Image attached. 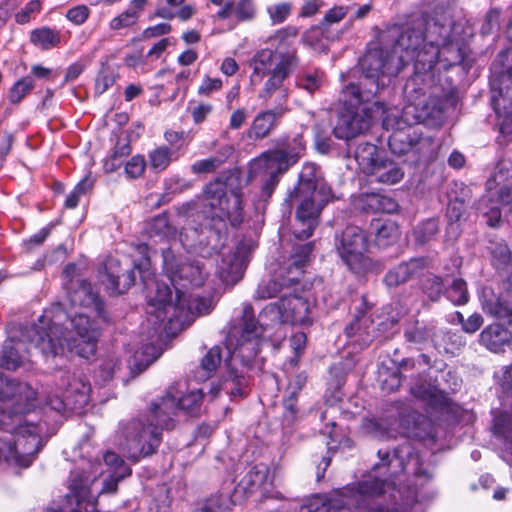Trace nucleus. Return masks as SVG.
<instances>
[{"instance_id": "obj_1", "label": "nucleus", "mask_w": 512, "mask_h": 512, "mask_svg": "<svg viewBox=\"0 0 512 512\" xmlns=\"http://www.w3.org/2000/svg\"><path fill=\"white\" fill-rule=\"evenodd\" d=\"M298 33L299 29L295 26H286L277 30L269 38V41L275 45V49H261L250 59L249 67L252 69L250 79L253 83H260L265 76H268L259 93L261 99L272 100L274 95H277L280 101L288 99L289 89L285 86V80L299 65L297 48L294 46Z\"/></svg>"}, {"instance_id": "obj_2", "label": "nucleus", "mask_w": 512, "mask_h": 512, "mask_svg": "<svg viewBox=\"0 0 512 512\" xmlns=\"http://www.w3.org/2000/svg\"><path fill=\"white\" fill-rule=\"evenodd\" d=\"M39 322L40 325L26 328L23 336L39 348L43 355L52 357L63 355L65 346L61 342L62 338L70 353L86 359L95 354L100 331L87 314L77 313L71 319L72 330L67 333H63L58 325L48 324L44 317H40Z\"/></svg>"}, {"instance_id": "obj_3", "label": "nucleus", "mask_w": 512, "mask_h": 512, "mask_svg": "<svg viewBox=\"0 0 512 512\" xmlns=\"http://www.w3.org/2000/svg\"><path fill=\"white\" fill-rule=\"evenodd\" d=\"M162 258L163 270L175 291V301L172 300V290L168 285H157L152 305L158 309L156 317L159 321H163L168 314L176 318L179 309L183 307L185 289H188L189 286H201L207 275L201 261L184 259L175 255L170 248L163 251Z\"/></svg>"}, {"instance_id": "obj_4", "label": "nucleus", "mask_w": 512, "mask_h": 512, "mask_svg": "<svg viewBox=\"0 0 512 512\" xmlns=\"http://www.w3.org/2000/svg\"><path fill=\"white\" fill-rule=\"evenodd\" d=\"M388 39L393 41L391 53L397 60L398 67L402 69L414 62L416 69L429 70L443 57L450 64H456L463 60L461 51L453 45L439 49L432 42H425L422 31L406 29L399 33L397 30L389 31Z\"/></svg>"}, {"instance_id": "obj_5", "label": "nucleus", "mask_w": 512, "mask_h": 512, "mask_svg": "<svg viewBox=\"0 0 512 512\" xmlns=\"http://www.w3.org/2000/svg\"><path fill=\"white\" fill-rule=\"evenodd\" d=\"M103 461L83 462L71 473L68 500L76 505L72 512H95L92 486L104 473L103 466L107 468V473H117L118 477H127L131 474L130 467L114 452L107 451L103 455Z\"/></svg>"}, {"instance_id": "obj_6", "label": "nucleus", "mask_w": 512, "mask_h": 512, "mask_svg": "<svg viewBox=\"0 0 512 512\" xmlns=\"http://www.w3.org/2000/svg\"><path fill=\"white\" fill-rule=\"evenodd\" d=\"M360 65L363 77L359 84L352 83L343 89V95L349 96L351 103L356 104L369 102L379 93L385 86L381 77L396 75L402 70L394 55L385 47L369 50Z\"/></svg>"}, {"instance_id": "obj_7", "label": "nucleus", "mask_w": 512, "mask_h": 512, "mask_svg": "<svg viewBox=\"0 0 512 512\" xmlns=\"http://www.w3.org/2000/svg\"><path fill=\"white\" fill-rule=\"evenodd\" d=\"M386 486H389L386 480L369 476L358 483L356 488H345L331 498L325 495L311 497L300 512H351V505L362 508L368 499L381 495Z\"/></svg>"}, {"instance_id": "obj_8", "label": "nucleus", "mask_w": 512, "mask_h": 512, "mask_svg": "<svg viewBox=\"0 0 512 512\" xmlns=\"http://www.w3.org/2000/svg\"><path fill=\"white\" fill-rule=\"evenodd\" d=\"M40 424L20 423L12 431L0 433V458L9 465L27 468L42 447Z\"/></svg>"}, {"instance_id": "obj_9", "label": "nucleus", "mask_w": 512, "mask_h": 512, "mask_svg": "<svg viewBox=\"0 0 512 512\" xmlns=\"http://www.w3.org/2000/svg\"><path fill=\"white\" fill-rule=\"evenodd\" d=\"M206 215L211 219L213 228L218 232L226 228L227 223L236 227L243 221L242 196L238 191L229 194L225 184L215 181L206 186L204 192Z\"/></svg>"}, {"instance_id": "obj_10", "label": "nucleus", "mask_w": 512, "mask_h": 512, "mask_svg": "<svg viewBox=\"0 0 512 512\" xmlns=\"http://www.w3.org/2000/svg\"><path fill=\"white\" fill-rule=\"evenodd\" d=\"M159 416L163 414L157 410V416L153 414V404L149 414L130 421L124 428L126 448L130 456L139 457L153 454L161 442V431L168 429L162 426Z\"/></svg>"}, {"instance_id": "obj_11", "label": "nucleus", "mask_w": 512, "mask_h": 512, "mask_svg": "<svg viewBox=\"0 0 512 512\" xmlns=\"http://www.w3.org/2000/svg\"><path fill=\"white\" fill-rule=\"evenodd\" d=\"M262 334L263 327L256 321L252 306L245 304L241 326L234 327L226 338V348L231 358H239L243 364L248 365L260 352Z\"/></svg>"}, {"instance_id": "obj_12", "label": "nucleus", "mask_w": 512, "mask_h": 512, "mask_svg": "<svg viewBox=\"0 0 512 512\" xmlns=\"http://www.w3.org/2000/svg\"><path fill=\"white\" fill-rule=\"evenodd\" d=\"M339 256L355 273L381 270V265L367 254L368 242L365 233L357 226H348L336 243Z\"/></svg>"}, {"instance_id": "obj_13", "label": "nucleus", "mask_w": 512, "mask_h": 512, "mask_svg": "<svg viewBox=\"0 0 512 512\" xmlns=\"http://www.w3.org/2000/svg\"><path fill=\"white\" fill-rule=\"evenodd\" d=\"M333 195H319L317 192L292 190L287 198L291 205H296V221L300 228H294L298 239L309 238L318 225L319 215Z\"/></svg>"}, {"instance_id": "obj_14", "label": "nucleus", "mask_w": 512, "mask_h": 512, "mask_svg": "<svg viewBox=\"0 0 512 512\" xmlns=\"http://www.w3.org/2000/svg\"><path fill=\"white\" fill-rule=\"evenodd\" d=\"M201 400L200 390L187 391L186 382H177L169 387L166 395L159 402L153 403V414L157 416V410H159L163 414L159 416L161 425L172 428V417L178 410L191 413L199 407Z\"/></svg>"}, {"instance_id": "obj_15", "label": "nucleus", "mask_w": 512, "mask_h": 512, "mask_svg": "<svg viewBox=\"0 0 512 512\" xmlns=\"http://www.w3.org/2000/svg\"><path fill=\"white\" fill-rule=\"evenodd\" d=\"M312 251L311 244H305L297 248L287 268V276L280 273L276 278L261 283L256 292V299H269L276 296H282L292 290L293 286L298 285V279L303 274L305 263Z\"/></svg>"}, {"instance_id": "obj_16", "label": "nucleus", "mask_w": 512, "mask_h": 512, "mask_svg": "<svg viewBox=\"0 0 512 512\" xmlns=\"http://www.w3.org/2000/svg\"><path fill=\"white\" fill-rule=\"evenodd\" d=\"M344 98L350 107L339 114L333 133L338 139L348 140L368 131L372 120L380 118V113L375 107L377 102L373 103L372 107H362L365 102L356 104L351 103L349 96L344 95Z\"/></svg>"}, {"instance_id": "obj_17", "label": "nucleus", "mask_w": 512, "mask_h": 512, "mask_svg": "<svg viewBox=\"0 0 512 512\" xmlns=\"http://www.w3.org/2000/svg\"><path fill=\"white\" fill-rule=\"evenodd\" d=\"M304 150L305 143L301 136H297L287 148L266 151L254 159L251 163V173H277L280 177L299 160Z\"/></svg>"}, {"instance_id": "obj_18", "label": "nucleus", "mask_w": 512, "mask_h": 512, "mask_svg": "<svg viewBox=\"0 0 512 512\" xmlns=\"http://www.w3.org/2000/svg\"><path fill=\"white\" fill-rule=\"evenodd\" d=\"M58 390L61 395L56 393L47 401V404L57 412L81 409L88 403L90 386L80 378L65 373L58 384Z\"/></svg>"}, {"instance_id": "obj_19", "label": "nucleus", "mask_w": 512, "mask_h": 512, "mask_svg": "<svg viewBox=\"0 0 512 512\" xmlns=\"http://www.w3.org/2000/svg\"><path fill=\"white\" fill-rule=\"evenodd\" d=\"M377 112L380 113L382 126L387 131H392L388 137V145L392 153L402 155L413 148V143L408 128L400 118L397 108L389 109L384 103L375 104Z\"/></svg>"}, {"instance_id": "obj_20", "label": "nucleus", "mask_w": 512, "mask_h": 512, "mask_svg": "<svg viewBox=\"0 0 512 512\" xmlns=\"http://www.w3.org/2000/svg\"><path fill=\"white\" fill-rule=\"evenodd\" d=\"M300 282L293 286L292 290L284 293L277 303L278 313L282 322L310 325L312 323L311 305L309 301L300 295Z\"/></svg>"}, {"instance_id": "obj_21", "label": "nucleus", "mask_w": 512, "mask_h": 512, "mask_svg": "<svg viewBox=\"0 0 512 512\" xmlns=\"http://www.w3.org/2000/svg\"><path fill=\"white\" fill-rule=\"evenodd\" d=\"M406 339L409 342L416 344H425L432 342L434 347L438 350L450 352L452 347L449 346L448 340L452 341L456 338L453 343L461 344L459 336L444 333L443 331H437L436 327L432 324H424L416 321L414 324L409 325L405 330Z\"/></svg>"}, {"instance_id": "obj_22", "label": "nucleus", "mask_w": 512, "mask_h": 512, "mask_svg": "<svg viewBox=\"0 0 512 512\" xmlns=\"http://www.w3.org/2000/svg\"><path fill=\"white\" fill-rule=\"evenodd\" d=\"M276 106L256 115L249 129L248 136L252 139H262L268 136L278 125L279 120L289 111L286 101H280L277 95L272 98Z\"/></svg>"}, {"instance_id": "obj_23", "label": "nucleus", "mask_w": 512, "mask_h": 512, "mask_svg": "<svg viewBox=\"0 0 512 512\" xmlns=\"http://www.w3.org/2000/svg\"><path fill=\"white\" fill-rule=\"evenodd\" d=\"M488 190L497 188V202H512V158L502 159L496 166L493 176L487 181Z\"/></svg>"}, {"instance_id": "obj_24", "label": "nucleus", "mask_w": 512, "mask_h": 512, "mask_svg": "<svg viewBox=\"0 0 512 512\" xmlns=\"http://www.w3.org/2000/svg\"><path fill=\"white\" fill-rule=\"evenodd\" d=\"M247 260L243 248H237L227 254H222L220 262L217 264V274L226 284H235L244 273Z\"/></svg>"}, {"instance_id": "obj_25", "label": "nucleus", "mask_w": 512, "mask_h": 512, "mask_svg": "<svg viewBox=\"0 0 512 512\" xmlns=\"http://www.w3.org/2000/svg\"><path fill=\"white\" fill-rule=\"evenodd\" d=\"M293 190L317 192L319 195H333L331 187L325 181L320 168L313 163H306L302 167L298 185Z\"/></svg>"}, {"instance_id": "obj_26", "label": "nucleus", "mask_w": 512, "mask_h": 512, "mask_svg": "<svg viewBox=\"0 0 512 512\" xmlns=\"http://www.w3.org/2000/svg\"><path fill=\"white\" fill-rule=\"evenodd\" d=\"M118 266L119 262L116 259H109L105 266L106 279L103 280V283L110 294H121L128 290L135 282L133 270L128 269L120 274L116 270Z\"/></svg>"}, {"instance_id": "obj_27", "label": "nucleus", "mask_w": 512, "mask_h": 512, "mask_svg": "<svg viewBox=\"0 0 512 512\" xmlns=\"http://www.w3.org/2000/svg\"><path fill=\"white\" fill-rule=\"evenodd\" d=\"M70 302L73 306H81L91 309L95 315L105 319L103 304L91 283L81 281L79 286L69 292Z\"/></svg>"}, {"instance_id": "obj_28", "label": "nucleus", "mask_w": 512, "mask_h": 512, "mask_svg": "<svg viewBox=\"0 0 512 512\" xmlns=\"http://www.w3.org/2000/svg\"><path fill=\"white\" fill-rule=\"evenodd\" d=\"M424 258H413L390 269L385 275L384 282L389 287H396L417 275L425 266Z\"/></svg>"}, {"instance_id": "obj_29", "label": "nucleus", "mask_w": 512, "mask_h": 512, "mask_svg": "<svg viewBox=\"0 0 512 512\" xmlns=\"http://www.w3.org/2000/svg\"><path fill=\"white\" fill-rule=\"evenodd\" d=\"M367 175L379 183L393 185L403 178L404 172L396 162L381 157Z\"/></svg>"}, {"instance_id": "obj_30", "label": "nucleus", "mask_w": 512, "mask_h": 512, "mask_svg": "<svg viewBox=\"0 0 512 512\" xmlns=\"http://www.w3.org/2000/svg\"><path fill=\"white\" fill-rule=\"evenodd\" d=\"M511 332L500 324H491L480 334V343L493 352H499L509 344Z\"/></svg>"}, {"instance_id": "obj_31", "label": "nucleus", "mask_w": 512, "mask_h": 512, "mask_svg": "<svg viewBox=\"0 0 512 512\" xmlns=\"http://www.w3.org/2000/svg\"><path fill=\"white\" fill-rule=\"evenodd\" d=\"M272 484L269 475V469L264 464L252 467L239 483V487L246 493H253L261 488L265 489L267 485Z\"/></svg>"}, {"instance_id": "obj_32", "label": "nucleus", "mask_w": 512, "mask_h": 512, "mask_svg": "<svg viewBox=\"0 0 512 512\" xmlns=\"http://www.w3.org/2000/svg\"><path fill=\"white\" fill-rule=\"evenodd\" d=\"M25 358L24 343L22 340H8L0 351V366L6 369H16Z\"/></svg>"}, {"instance_id": "obj_33", "label": "nucleus", "mask_w": 512, "mask_h": 512, "mask_svg": "<svg viewBox=\"0 0 512 512\" xmlns=\"http://www.w3.org/2000/svg\"><path fill=\"white\" fill-rule=\"evenodd\" d=\"M411 393L429 406L442 407L448 405L447 395L429 383L416 384L411 388Z\"/></svg>"}, {"instance_id": "obj_34", "label": "nucleus", "mask_w": 512, "mask_h": 512, "mask_svg": "<svg viewBox=\"0 0 512 512\" xmlns=\"http://www.w3.org/2000/svg\"><path fill=\"white\" fill-rule=\"evenodd\" d=\"M493 433L503 441L506 451L512 455V413L500 412L494 417Z\"/></svg>"}, {"instance_id": "obj_35", "label": "nucleus", "mask_w": 512, "mask_h": 512, "mask_svg": "<svg viewBox=\"0 0 512 512\" xmlns=\"http://www.w3.org/2000/svg\"><path fill=\"white\" fill-rule=\"evenodd\" d=\"M187 290L185 289L183 297V307L179 309V313L176 315L177 319L186 316L187 313L201 315L211 310L212 303L209 298L192 294L188 295Z\"/></svg>"}, {"instance_id": "obj_36", "label": "nucleus", "mask_w": 512, "mask_h": 512, "mask_svg": "<svg viewBox=\"0 0 512 512\" xmlns=\"http://www.w3.org/2000/svg\"><path fill=\"white\" fill-rule=\"evenodd\" d=\"M354 158L359 169L367 175L381 157L378 154L377 146L371 143H360L355 149Z\"/></svg>"}, {"instance_id": "obj_37", "label": "nucleus", "mask_w": 512, "mask_h": 512, "mask_svg": "<svg viewBox=\"0 0 512 512\" xmlns=\"http://www.w3.org/2000/svg\"><path fill=\"white\" fill-rule=\"evenodd\" d=\"M362 201L363 208L373 213H393L398 207L392 198L375 193L366 194Z\"/></svg>"}, {"instance_id": "obj_38", "label": "nucleus", "mask_w": 512, "mask_h": 512, "mask_svg": "<svg viewBox=\"0 0 512 512\" xmlns=\"http://www.w3.org/2000/svg\"><path fill=\"white\" fill-rule=\"evenodd\" d=\"M30 41L42 50L52 49L60 44V33L49 27H41L31 31Z\"/></svg>"}, {"instance_id": "obj_39", "label": "nucleus", "mask_w": 512, "mask_h": 512, "mask_svg": "<svg viewBox=\"0 0 512 512\" xmlns=\"http://www.w3.org/2000/svg\"><path fill=\"white\" fill-rule=\"evenodd\" d=\"M148 157L150 168L156 173L164 171L172 161L178 159L176 150L168 146L155 148L149 153Z\"/></svg>"}, {"instance_id": "obj_40", "label": "nucleus", "mask_w": 512, "mask_h": 512, "mask_svg": "<svg viewBox=\"0 0 512 512\" xmlns=\"http://www.w3.org/2000/svg\"><path fill=\"white\" fill-rule=\"evenodd\" d=\"M362 426L366 433L376 438L394 436L392 421L389 419L365 418Z\"/></svg>"}, {"instance_id": "obj_41", "label": "nucleus", "mask_w": 512, "mask_h": 512, "mask_svg": "<svg viewBox=\"0 0 512 512\" xmlns=\"http://www.w3.org/2000/svg\"><path fill=\"white\" fill-rule=\"evenodd\" d=\"M399 238L398 226L392 222L387 221L376 228L375 243L381 248H385L395 243Z\"/></svg>"}, {"instance_id": "obj_42", "label": "nucleus", "mask_w": 512, "mask_h": 512, "mask_svg": "<svg viewBox=\"0 0 512 512\" xmlns=\"http://www.w3.org/2000/svg\"><path fill=\"white\" fill-rule=\"evenodd\" d=\"M145 229L149 237L168 238L173 234L166 214H160L147 221Z\"/></svg>"}, {"instance_id": "obj_43", "label": "nucleus", "mask_w": 512, "mask_h": 512, "mask_svg": "<svg viewBox=\"0 0 512 512\" xmlns=\"http://www.w3.org/2000/svg\"><path fill=\"white\" fill-rule=\"evenodd\" d=\"M160 355L161 351L157 346L153 344L144 345L140 352L137 351L135 353L133 365L139 372H141L157 360Z\"/></svg>"}, {"instance_id": "obj_44", "label": "nucleus", "mask_w": 512, "mask_h": 512, "mask_svg": "<svg viewBox=\"0 0 512 512\" xmlns=\"http://www.w3.org/2000/svg\"><path fill=\"white\" fill-rule=\"evenodd\" d=\"M234 18L238 22H251L256 18L257 7L254 0L232 1Z\"/></svg>"}, {"instance_id": "obj_45", "label": "nucleus", "mask_w": 512, "mask_h": 512, "mask_svg": "<svg viewBox=\"0 0 512 512\" xmlns=\"http://www.w3.org/2000/svg\"><path fill=\"white\" fill-rule=\"evenodd\" d=\"M439 231L438 223L434 219H428L419 224L413 231V236L419 245H424L435 238Z\"/></svg>"}, {"instance_id": "obj_46", "label": "nucleus", "mask_w": 512, "mask_h": 512, "mask_svg": "<svg viewBox=\"0 0 512 512\" xmlns=\"http://www.w3.org/2000/svg\"><path fill=\"white\" fill-rule=\"evenodd\" d=\"M35 86L34 79L31 76H25L18 80L10 88L8 93L9 101L13 104L19 103L26 95H28Z\"/></svg>"}, {"instance_id": "obj_47", "label": "nucleus", "mask_w": 512, "mask_h": 512, "mask_svg": "<svg viewBox=\"0 0 512 512\" xmlns=\"http://www.w3.org/2000/svg\"><path fill=\"white\" fill-rule=\"evenodd\" d=\"M222 361L221 348L214 346L210 348L203 356L200 367L204 373V377L212 376Z\"/></svg>"}, {"instance_id": "obj_48", "label": "nucleus", "mask_w": 512, "mask_h": 512, "mask_svg": "<svg viewBox=\"0 0 512 512\" xmlns=\"http://www.w3.org/2000/svg\"><path fill=\"white\" fill-rule=\"evenodd\" d=\"M447 298L455 305H463L468 302V290L463 279L453 280L452 284L447 289Z\"/></svg>"}, {"instance_id": "obj_49", "label": "nucleus", "mask_w": 512, "mask_h": 512, "mask_svg": "<svg viewBox=\"0 0 512 512\" xmlns=\"http://www.w3.org/2000/svg\"><path fill=\"white\" fill-rule=\"evenodd\" d=\"M491 249L492 263L497 269H505L511 262V252L503 242L494 243Z\"/></svg>"}, {"instance_id": "obj_50", "label": "nucleus", "mask_w": 512, "mask_h": 512, "mask_svg": "<svg viewBox=\"0 0 512 512\" xmlns=\"http://www.w3.org/2000/svg\"><path fill=\"white\" fill-rule=\"evenodd\" d=\"M93 180L90 177L83 178L70 192L65 201V207L73 209L78 205L79 198L92 189Z\"/></svg>"}, {"instance_id": "obj_51", "label": "nucleus", "mask_w": 512, "mask_h": 512, "mask_svg": "<svg viewBox=\"0 0 512 512\" xmlns=\"http://www.w3.org/2000/svg\"><path fill=\"white\" fill-rule=\"evenodd\" d=\"M292 4L289 2H280L267 7V13L273 25L283 23L291 14Z\"/></svg>"}, {"instance_id": "obj_52", "label": "nucleus", "mask_w": 512, "mask_h": 512, "mask_svg": "<svg viewBox=\"0 0 512 512\" xmlns=\"http://www.w3.org/2000/svg\"><path fill=\"white\" fill-rule=\"evenodd\" d=\"M42 3L40 0L29 1L19 12L15 14L17 24L24 25L29 23L38 13H40Z\"/></svg>"}, {"instance_id": "obj_53", "label": "nucleus", "mask_w": 512, "mask_h": 512, "mask_svg": "<svg viewBox=\"0 0 512 512\" xmlns=\"http://www.w3.org/2000/svg\"><path fill=\"white\" fill-rule=\"evenodd\" d=\"M405 435L407 437L424 440L432 436V425L431 422L421 417L417 421H415L412 429H407L405 431Z\"/></svg>"}, {"instance_id": "obj_54", "label": "nucleus", "mask_w": 512, "mask_h": 512, "mask_svg": "<svg viewBox=\"0 0 512 512\" xmlns=\"http://www.w3.org/2000/svg\"><path fill=\"white\" fill-rule=\"evenodd\" d=\"M323 82L322 73L313 72V73H305L303 75L298 76L296 80V85L299 88L305 89L309 93H313L318 90Z\"/></svg>"}, {"instance_id": "obj_55", "label": "nucleus", "mask_w": 512, "mask_h": 512, "mask_svg": "<svg viewBox=\"0 0 512 512\" xmlns=\"http://www.w3.org/2000/svg\"><path fill=\"white\" fill-rule=\"evenodd\" d=\"M224 162L221 157H210L194 162L190 169L194 174H206L215 172Z\"/></svg>"}, {"instance_id": "obj_56", "label": "nucleus", "mask_w": 512, "mask_h": 512, "mask_svg": "<svg viewBox=\"0 0 512 512\" xmlns=\"http://www.w3.org/2000/svg\"><path fill=\"white\" fill-rule=\"evenodd\" d=\"M138 19L139 16L136 14V12L128 8L121 14L114 17L110 21L109 27L111 30H120L134 25L138 21Z\"/></svg>"}, {"instance_id": "obj_57", "label": "nucleus", "mask_w": 512, "mask_h": 512, "mask_svg": "<svg viewBox=\"0 0 512 512\" xmlns=\"http://www.w3.org/2000/svg\"><path fill=\"white\" fill-rule=\"evenodd\" d=\"M229 505V498L227 495H219L208 499L200 508L195 512H226Z\"/></svg>"}, {"instance_id": "obj_58", "label": "nucleus", "mask_w": 512, "mask_h": 512, "mask_svg": "<svg viewBox=\"0 0 512 512\" xmlns=\"http://www.w3.org/2000/svg\"><path fill=\"white\" fill-rule=\"evenodd\" d=\"M115 82V75L107 68L101 69L95 80V94L102 95L106 92Z\"/></svg>"}, {"instance_id": "obj_59", "label": "nucleus", "mask_w": 512, "mask_h": 512, "mask_svg": "<svg viewBox=\"0 0 512 512\" xmlns=\"http://www.w3.org/2000/svg\"><path fill=\"white\" fill-rule=\"evenodd\" d=\"M146 167V161L143 156L136 155L133 156L125 165V173L130 178H138L140 177Z\"/></svg>"}, {"instance_id": "obj_60", "label": "nucleus", "mask_w": 512, "mask_h": 512, "mask_svg": "<svg viewBox=\"0 0 512 512\" xmlns=\"http://www.w3.org/2000/svg\"><path fill=\"white\" fill-rule=\"evenodd\" d=\"M232 379L226 380L223 389L231 395V397L242 396L243 388L246 386V380L243 376L231 375Z\"/></svg>"}, {"instance_id": "obj_61", "label": "nucleus", "mask_w": 512, "mask_h": 512, "mask_svg": "<svg viewBox=\"0 0 512 512\" xmlns=\"http://www.w3.org/2000/svg\"><path fill=\"white\" fill-rule=\"evenodd\" d=\"M222 80L220 78H211L205 76L198 87V94L201 96H210L214 92L219 91L222 88Z\"/></svg>"}, {"instance_id": "obj_62", "label": "nucleus", "mask_w": 512, "mask_h": 512, "mask_svg": "<svg viewBox=\"0 0 512 512\" xmlns=\"http://www.w3.org/2000/svg\"><path fill=\"white\" fill-rule=\"evenodd\" d=\"M424 291L432 301H437L443 291L441 278L437 276L428 278L424 284Z\"/></svg>"}, {"instance_id": "obj_63", "label": "nucleus", "mask_w": 512, "mask_h": 512, "mask_svg": "<svg viewBox=\"0 0 512 512\" xmlns=\"http://www.w3.org/2000/svg\"><path fill=\"white\" fill-rule=\"evenodd\" d=\"M89 14L90 10L86 5H77L67 11L66 18L75 25H81L88 19Z\"/></svg>"}, {"instance_id": "obj_64", "label": "nucleus", "mask_w": 512, "mask_h": 512, "mask_svg": "<svg viewBox=\"0 0 512 512\" xmlns=\"http://www.w3.org/2000/svg\"><path fill=\"white\" fill-rule=\"evenodd\" d=\"M348 8L345 6H334L329 9L321 22L322 26H328L340 22L347 15Z\"/></svg>"}]
</instances>
